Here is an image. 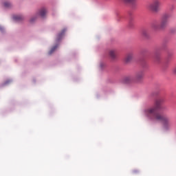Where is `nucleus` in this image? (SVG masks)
<instances>
[{
	"instance_id": "19",
	"label": "nucleus",
	"mask_w": 176,
	"mask_h": 176,
	"mask_svg": "<svg viewBox=\"0 0 176 176\" xmlns=\"http://www.w3.org/2000/svg\"><path fill=\"white\" fill-rule=\"evenodd\" d=\"M104 67V64L101 63L100 64V68H102Z\"/></svg>"
},
{
	"instance_id": "18",
	"label": "nucleus",
	"mask_w": 176,
	"mask_h": 176,
	"mask_svg": "<svg viewBox=\"0 0 176 176\" xmlns=\"http://www.w3.org/2000/svg\"><path fill=\"white\" fill-rule=\"evenodd\" d=\"M0 31H3V28L2 26H0Z\"/></svg>"
},
{
	"instance_id": "3",
	"label": "nucleus",
	"mask_w": 176,
	"mask_h": 176,
	"mask_svg": "<svg viewBox=\"0 0 176 176\" xmlns=\"http://www.w3.org/2000/svg\"><path fill=\"white\" fill-rule=\"evenodd\" d=\"M159 6H160V1L159 0H153V1L148 4V9L153 13H157L159 12Z\"/></svg>"
},
{
	"instance_id": "14",
	"label": "nucleus",
	"mask_w": 176,
	"mask_h": 176,
	"mask_svg": "<svg viewBox=\"0 0 176 176\" xmlns=\"http://www.w3.org/2000/svg\"><path fill=\"white\" fill-rule=\"evenodd\" d=\"M148 31L147 30H142V35H143V36H148Z\"/></svg>"
},
{
	"instance_id": "10",
	"label": "nucleus",
	"mask_w": 176,
	"mask_h": 176,
	"mask_svg": "<svg viewBox=\"0 0 176 176\" xmlns=\"http://www.w3.org/2000/svg\"><path fill=\"white\" fill-rule=\"evenodd\" d=\"M14 20H16V21H21L23 20V17L21 15H15L13 17Z\"/></svg>"
},
{
	"instance_id": "9",
	"label": "nucleus",
	"mask_w": 176,
	"mask_h": 176,
	"mask_svg": "<svg viewBox=\"0 0 176 176\" xmlns=\"http://www.w3.org/2000/svg\"><path fill=\"white\" fill-rule=\"evenodd\" d=\"M46 9L43 8L40 10V11L38 12V15L41 16V17H45V16H46Z\"/></svg>"
},
{
	"instance_id": "12",
	"label": "nucleus",
	"mask_w": 176,
	"mask_h": 176,
	"mask_svg": "<svg viewBox=\"0 0 176 176\" xmlns=\"http://www.w3.org/2000/svg\"><path fill=\"white\" fill-rule=\"evenodd\" d=\"M124 3H130L131 5H134L135 1L137 0H122Z\"/></svg>"
},
{
	"instance_id": "20",
	"label": "nucleus",
	"mask_w": 176,
	"mask_h": 176,
	"mask_svg": "<svg viewBox=\"0 0 176 176\" xmlns=\"http://www.w3.org/2000/svg\"><path fill=\"white\" fill-rule=\"evenodd\" d=\"M133 173L135 174V173H138V170H133Z\"/></svg>"
},
{
	"instance_id": "7",
	"label": "nucleus",
	"mask_w": 176,
	"mask_h": 176,
	"mask_svg": "<svg viewBox=\"0 0 176 176\" xmlns=\"http://www.w3.org/2000/svg\"><path fill=\"white\" fill-rule=\"evenodd\" d=\"M65 31H67V30L63 29L60 33L57 34L56 42H60V40L63 39V36H64V34H65Z\"/></svg>"
},
{
	"instance_id": "15",
	"label": "nucleus",
	"mask_w": 176,
	"mask_h": 176,
	"mask_svg": "<svg viewBox=\"0 0 176 176\" xmlns=\"http://www.w3.org/2000/svg\"><path fill=\"white\" fill-rule=\"evenodd\" d=\"M10 3H9V2H5L4 3V6H5V8H10Z\"/></svg>"
},
{
	"instance_id": "4",
	"label": "nucleus",
	"mask_w": 176,
	"mask_h": 176,
	"mask_svg": "<svg viewBox=\"0 0 176 176\" xmlns=\"http://www.w3.org/2000/svg\"><path fill=\"white\" fill-rule=\"evenodd\" d=\"M143 79H144V72L142 71H140L136 73L135 76V82L136 83H140L142 82Z\"/></svg>"
},
{
	"instance_id": "1",
	"label": "nucleus",
	"mask_w": 176,
	"mask_h": 176,
	"mask_svg": "<svg viewBox=\"0 0 176 176\" xmlns=\"http://www.w3.org/2000/svg\"><path fill=\"white\" fill-rule=\"evenodd\" d=\"M164 98H159L154 102V105L145 109L144 110V115L151 122H162L164 129H170L172 126L171 119L167 116H164L157 111H164L166 106H164Z\"/></svg>"
},
{
	"instance_id": "17",
	"label": "nucleus",
	"mask_w": 176,
	"mask_h": 176,
	"mask_svg": "<svg viewBox=\"0 0 176 176\" xmlns=\"http://www.w3.org/2000/svg\"><path fill=\"white\" fill-rule=\"evenodd\" d=\"M30 23H34V18H32V19H30Z\"/></svg>"
},
{
	"instance_id": "16",
	"label": "nucleus",
	"mask_w": 176,
	"mask_h": 176,
	"mask_svg": "<svg viewBox=\"0 0 176 176\" xmlns=\"http://www.w3.org/2000/svg\"><path fill=\"white\" fill-rule=\"evenodd\" d=\"M173 74H176V67L175 68H173Z\"/></svg>"
},
{
	"instance_id": "11",
	"label": "nucleus",
	"mask_w": 176,
	"mask_h": 176,
	"mask_svg": "<svg viewBox=\"0 0 176 176\" xmlns=\"http://www.w3.org/2000/svg\"><path fill=\"white\" fill-rule=\"evenodd\" d=\"M134 20L133 19H131L129 21L128 26L129 28H134Z\"/></svg>"
},
{
	"instance_id": "8",
	"label": "nucleus",
	"mask_w": 176,
	"mask_h": 176,
	"mask_svg": "<svg viewBox=\"0 0 176 176\" xmlns=\"http://www.w3.org/2000/svg\"><path fill=\"white\" fill-rule=\"evenodd\" d=\"M133 53L127 54L124 58L125 63H130L131 60H133Z\"/></svg>"
},
{
	"instance_id": "5",
	"label": "nucleus",
	"mask_w": 176,
	"mask_h": 176,
	"mask_svg": "<svg viewBox=\"0 0 176 176\" xmlns=\"http://www.w3.org/2000/svg\"><path fill=\"white\" fill-rule=\"evenodd\" d=\"M124 83H126V85H131V83H136L135 82V78L133 76H128L125 77L123 80Z\"/></svg>"
},
{
	"instance_id": "6",
	"label": "nucleus",
	"mask_w": 176,
	"mask_h": 176,
	"mask_svg": "<svg viewBox=\"0 0 176 176\" xmlns=\"http://www.w3.org/2000/svg\"><path fill=\"white\" fill-rule=\"evenodd\" d=\"M109 56L111 60H116L118 57V51L116 50H110L109 51Z\"/></svg>"
},
{
	"instance_id": "2",
	"label": "nucleus",
	"mask_w": 176,
	"mask_h": 176,
	"mask_svg": "<svg viewBox=\"0 0 176 176\" xmlns=\"http://www.w3.org/2000/svg\"><path fill=\"white\" fill-rule=\"evenodd\" d=\"M168 19H170V14H163L161 17L160 24L153 23L152 25V28H153L155 31H162V30H164L168 24Z\"/></svg>"
},
{
	"instance_id": "13",
	"label": "nucleus",
	"mask_w": 176,
	"mask_h": 176,
	"mask_svg": "<svg viewBox=\"0 0 176 176\" xmlns=\"http://www.w3.org/2000/svg\"><path fill=\"white\" fill-rule=\"evenodd\" d=\"M57 47H58V45H56L55 46H54L51 50L48 52V54H53V53H54V52H56V50L57 49Z\"/></svg>"
}]
</instances>
